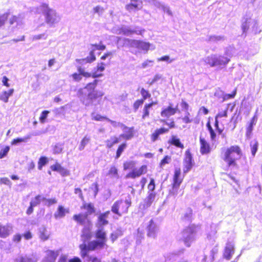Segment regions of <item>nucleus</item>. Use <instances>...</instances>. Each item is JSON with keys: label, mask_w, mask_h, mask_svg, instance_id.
I'll list each match as a JSON object with an SVG mask.
<instances>
[{"label": "nucleus", "mask_w": 262, "mask_h": 262, "mask_svg": "<svg viewBox=\"0 0 262 262\" xmlns=\"http://www.w3.org/2000/svg\"><path fill=\"white\" fill-rule=\"evenodd\" d=\"M177 113H180V110L177 106L173 107L172 103H169L167 107L161 110L160 116L163 118L160 119L159 121L163 125H166L167 127L162 126L156 129L150 135V139L152 142H155L158 140L160 135L167 134L170 129L176 128L177 125L173 118L169 119V121L166 120L165 118H168Z\"/></svg>", "instance_id": "1"}, {"label": "nucleus", "mask_w": 262, "mask_h": 262, "mask_svg": "<svg viewBox=\"0 0 262 262\" xmlns=\"http://www.w3.org/2000/svg\"><path fill=\"white\" fill-rule=\"evenodd\" d=\"M98 80H94L85 85L83 88L79 89L77 93V96L85 106L99 104L104 93L96 90Z\"/></svg>", "instance_id": "2"}, {"label": "nucleus", "mask_w": 262, "mask_h": 262, "mask_svg": "<svg viewBox=\"0 0 262 262\" xmlns=\"http://www.w3.org/2000/svg\"><path fill=\"white\" fill-rule=\"evenodd\" d=\"M95 237L97 240L92 241L89 242L88 244L82 243L79 245L80 254L82 258L86 257L89 252L103 249L106 246V233L103 229H99L96 230Z\"/></svg>", "instance_id": "3"}, {"label": "nucleus", "mask_w": 262, "mask_h": 262, "mask_svg": "<svg viewBox=\"0 0 262 262\" xmlns=\"http://www.w3.org/2000/svg\"><path fill=\"white\" fill-rule=\"evenodd\" d=\"M242 155V150L238 145H232L226 148H223L221 151L223 160L226 163V170L233 168H238L237 160Z\"/></svg>", "instance_id": "4"}, {"label": "nucleus", "mask_w": 262, "mask_h": 262, "mask_svg": "<svg viewBox=\"0 0 262 262\" xmlns=\"http://www.w3.org/2000/svg\"><path fill=\"white\" fill-rule=\"evenodd\" d=\"M81 210H86L85 213H78L73 216V219L80 225H91L92 222L89 217V215L95 212V208L92 203H83L80 206Z\"/></svg>", "instance_id": "5"}, {"label": "nucleus", "mask_w": 262, "mask_h": 262, "mask_svg": "<svg viewBox=\"0 0 262 262\" xmlns=\"http://www.w3.org/2000/svg\"><path fill=\"white\" fill-rule=\"evenodd\" d=\"M120 126L124 130H126L125 134H122L119 137L116 136H112L110 139L105 141L106 146L108 148H112L115 144L118 143L120 141V138H122L125 140L132 139L134 136V127H128L123 124L121 123Z\"/></svg>", "instance_id": "6"}, {"label": "nucleus", "mask_w": 262, "mask_h": 262, "mask_svg": "<svg viewBox=\"0 0 262 262\" xmlns=\"http://www.w3.org/2000/svg\"><path fill=\"white\" fill-rule=\"evenodd\" d=\"M184 177L181 175V168H176L174 170L171 183V188L170 190V194L172 195H177L180 193L182 195L184 193L183 190L180 189V186L183 181Z\"/></svg>", "instance_id": "7"}, {"label": "nucleus", "mask_w": 262, "mask_h": 262, "mask_svg": "<svg viewBox=\"0 0 262 262\" xmlns=\"http://www.w3.org/2000/svg\"><path fill=\"white\" fill-rule=\"evenodd\" d=\"M131 204L132 202L130 199L125 200L120 199L115 202L112 206L111 211L115 214L121 216L127 213Z\"/></svg>", "instance_id": "8"}, {"label": "nucleus", "mask_w": 262, "mask_h": 262, "mask_svg": "<svg viewBox=\"0 0 262 262\" xmlns=\"http://www.w3.org/2000/svg\"><path fill=\"white\" fill-rule=\"evenodd\" d=\"M41 12L45 16L46 22L47 24H53L58 21L59 16L55 10L50 8L48 4L43 3L40 6Z\"/></svg>", "instance_id": "9"}, {"label": "nucleus", "mask_w": 262, "mask_h": 262, "mask_svg": "<svg viewBox=\"0 0 262 262\" xmlns=\"http://www.w3.org/2000/svg\"><path fill=\"white\" fill-rule=\"evenodd\" d=\"M104 67H97V70L92 73H89L84 72V70L81 67L78 69L79 73H74L72 74V77L75 81H79L81 79V75L85 77L96 78L102 76L101 72L104 70Z\"/></svg>", "instance_id": "10"}, {"label": "nucleus", "mask_w": 262, "mask_h": 262, "mask_svg": "<svg viewBox=\"0 0 262 262\" xmlns=\"http://www.w3.org/2000/svg\"><path fill=\"white\" fill-rule=\"evenodd\" d=\"M195 226L194 225L186 227L181 231V240L185 243L187 247L190 246V243L192 238V235L195 232Z\"/></svg>", "instance_id": "11"}, {"label": "nucleus", "mask_w": 262, "mask_h": 262, "mask_svg": "<svg viewBox=\"0 0 262 262\" xmlns=\"http://www.w3.org/2000/svg\"><path fill=\"white\" fill-rule=\"evenodd\" d=\"M148 172V166L146 165H142L138 168H134L128 172L126 178L135 179L140 176L145 174Z\"/></svg>", "instance_id": "12"}, {"label": "nucleus", "mask_w": 262, "mask_h": 262, "mask_svg": "<svg viewBox=\"0 0 262 262\" xmlns=\"http://www.w3.org/2000/svg\"><path fill=\"white\" fill-rule=\"evenodd\" d=\"M180 105L182 110L184 111L185 114L184 116L180 117V119L185 124L191 123L193 121V118L189 112V104L184 100H182Z\"/></svg>", "instance_id": "13"}, {"label": "nucleus", "mask_w": 262, "mask_h": 262, "mask_svg": "<svg viewBox=\"0 0 262 262\" xmlns=\"http://www.w3.org/2000/svg\"><path fill=\"white\" fill-rule=\"evenodd\" d=\"M193 162L190 150L188 149L185 153V157L183 159V172H188L193 167Z\"/></svg>", "instance_id": "14"}, {"label": "nucleus", "mask_w": 262, "mask_h": 262, "mask_svg": "<svg viewBox=\"0 0 262 262\" xmlns=\"http://www.w3.org/2000/svg\"><path fill=\"white\" fill-rule=\"evenodd\" d=\"M200 151L202 155H207L210 153L211 151V147L209 143L204 138L200 136Z\"/></svg>", "instance_id": "15"}, {"label": "nucleus", "mask_w": 262, "mask_h": 262, "mask_svg": "<svg viewBox=\"0 0 262 262\" xmlns=\"http://www.w3.org/2000/svg\"><path fill=\"white\" fill-rule=\"evenodd\" d=\"M234 245L230 242L227 243L223 254L224 258L228 260H230L234 253Z\"/></svg>", "instance_id": "16"}, {"label": "nucleus", "mask_w": 262, "mask_h": 262, "mask_svg": "<svg viewBox=\"0 0 262 262\" xmlns=\"http://www.w3.org/2000/svg\"><path fill=\"white\" fill-rule=\"evenodd\" d=\"M142 4L141 0H130V3L125 6V9L129 11L138 10L141 8Z\"/></svg>", "instance_id": "17"}, {"label": "nucleus", "mask_w": 262, "mask_h": 262, "mask_svg": "<svg viewBox=\"0 0 262 262\" xmlns=\"http://www.w3.org/2000/svg\"><path fill=\"white\" fill-rule=\"evenodd\" d=\"M147 235L149 237L155 238L156 236V226L152 220L149 221L147 227Z\"/></svg>", "instance_id": "18"}, {"label": "nucleus", "mask_w": 262, "mask_h": 262, "mask_svg": "<svg viewBox=\"0 0 262 262\" xmlns=\"http://www.w3.org/2000/svg\"><path fill=\"white\" fill-rule=\"evenodd\" d=\"M69 212V210L68 208H66L62 205H59L56 211L54 214V216L56 219L62 218Z\"/></svg>", "instance_id": "19"}, {"label": "nucleus", "mask_w": 262, "mask_h": 262, "mask_svg": "<svg viewBox=\"0 0 262 262\" xmlns=\"http://www.w3.org/2000/svg\"><path fill=\"white\" fill-rule=\"evenodd\" d=\"M169 144L174 145V146L183 149L184 148V144L181 142L179 138H177L176 136H172L168 141Z\"/></svg>", "instance_id": "20"}, {"label": "nucleus", "mask_w": 262, "mask_h": 262, "mask_svg": "<svg viewBox=\"0 0 262 262\" xmlns=\"http://www.w3.org/2000/svg\"><path fill=\"white\" fill-rule=\"evenodd\" d=\"M110 211L107 210L102 213H101L98 217V222L101 226L106 225L108 224V221L106 220Z\"/></svg>", "instance_id": "21"}, {"label": "nucleus", "mask_w": 262, "mask_h": 262, "mask_svg": "<svg viewBox=\"0 0 262 262\" xmlns=\"http://www.w3.org/2000/svg\"><path fill=\"white\" fill-rule=\"evenodd\" d=\"M127 147V144L125 142H123L119 144L116 149L115 158L118 159L121 156L123 152L126 149Z\"/></svg>", "instance_id": "22"}, {"label": "nucleus", "mask_w": 262, "mask_h": 262, "mask_svg": "<svg viewBox=\"0 0 262 262\" xmlns=\"http://www.w3.org/2000/svg\"><path fill=\"white\" fill-rule=\"evenodd\" d=\"M156 196V193L154 192L150 193L145 199L144 201L143 207L147 208L149 207L154 202Z\"/></svg>", "instance_id": "23"}, {"label": "nucleus", "mask_w": 262, "mask_h": 262, "mask_svg": "<svg viewBox=\"0 0 262 262\" xmlns=\"http://www.w3.org/2000/svg\"><path fill=\"white\" fill-rule=\"evenodd\" d=\"M13 90H9L8 91H4L0 95V100L4 102H7L9 97L12 94Z\"/></svg>", "instance_id": "24"}, {"label": "nucleus", "mask_w": 262, "mask_h": 262, "mask_svg": "<svg viewBox=\"0 0 262 262\" xmlns=\"http://www.w3.org/2000/svg\"><path fill=\"white\" fill-rule=\"evenodd\" d=\"M92 119L95 121H100L103 120H107L110 121L111 124L114 125L116 123V122L114 121H112L110 120L107 117L102 116L100 114H96L92 116Z\"/></svg>", "instance_id": "25"}, {"label": "nucleus", "mask_w": 262, "mask_h": 262, "mask_svg": "<svg viewBox=\"0 0 262 262\" xmlns=\"http://www.w3.org/2000/svg\"><path fill=\"white\" fill-rule=\"evenodd\" d=\"M107 175L112 178H118L119 177V174L117 168L114 165L111 166L108 171Z\"/></svg>", "instance_id": "26"}, {"label": "nucleus", "mask_w": 262, "mask_h": 262, "mask_svg": "<svg viewBox=\"0 0 262 262\" xmlns=\"http://www.w3.org/2000/svg\"><path fill=\"white\" fill-rule=\"evenodd\" d=\"M96 60V57L94 54V50L90 52V56L85 58L82 59V62L83 63H90Z\"/></svg>", "instance_id": "27"}, {"label": "nucleus", "mask_w": 262, "mask_h": 262, "mask_svg": "<svg viewBox=\"0 0 262 262\" xmlns=\"http://www.w3.org/2000/svg\"><path fill=\"white\" fill-rule=\"evenodd\" d=\"M9 230L8 228L5 226H0V237L6 238L9 235Z\"/></svg>", "instance_id": "28"}, {"label": "nucleus", "mask_w": 262, "mask_h": 262, "mask_svg": "<svg viewBox=\"0 0 262 262\" xmlns=\"http://www.w3.org/2000/svg\"><path fill=\"white\" fill-rule=\"evenodd\" d=\"M58 255V253L57 251L53 250H48L47 251V258L50 260H55Z\"/></svg>", "instance_id": "29"}, {"label": "nucleus", "mask_w": 262, "mask_h": 262, "mask_svg": "<svg viewBox=\"0 0 262 262\" xmlns=\"http://www.w3.org/2000/svg\"><path fill=\"white\" fill-rule=\"evenodd\" d=\"M10 15V12L9 11L0 14V27L5 24Z\"/></svg>", "instance_id": "30"}, {"label": "nucleus", "mask_w": 262, "mask_h": 262, "mask_svg": "<svg viewBox=\"0 0 262 262\" xmlns=\"http://www.w3.org/2000/svg\"><path fill=\"white\" fill-rule=\"evenodd\" d=\"M171 159V158L170 156H165L160 162L159 164V167L162 168L165 165L169 164L170 162Z\"/></svg>", "instance_id": "31"}, {"label": "nucleus", "mask_w": 262, "mask_h": 262, "mask_svg": "<svg viewBox=\"0 0 262 262\" xmlns=\"http://www.w3.org/2000/svg\"><path fill=\"white\" fill-rule=\"evenodd\" d=\"M49 234H48L47 229L45 228H43L40 231L39 233V238L43 241H47L49 238Z\"/></svg>", "instance_id": "32"}, {"label": "nucleus", "mask_w": 262, "mask_h": 262, "mask_svg": "<svg viewBox=\"0 0 262 262\" xmlns=\"http://www.w3.org/2000/svg\"><path fill=\"white\" fill-rule=\"evenodd\" d=\"M90 138L87 136H84L81 140L80 143L79 145L78 149L79 150H82L85 145L89 142Z\"/></svg>", "instance_id": "33"}, {"label": "nucleus", "mask_w": 262, "mask_h": 262, "mask_svg": "<svg viewBox=\"0 0 262 262\" xmlns=\"http://www.w3.org/2000/svg\"><path fill=\"white\" fill-rule=\"evenodd\" d=\"M237 93V89L235 88L234 90L230 94H225L223 96V99L224 101L233 99L235 97Z\"/></svg>", "instance_id": "34"}, {"label": "nucleus", "mask_w": 262, "mask_h": 262, "mask_svg": "<svg viewBox=\"0 0 262 262\" xmlns=\"http://www.w3.org/2000/svg\"><path fill=\"white\" fill-rule=\"evenodd\" d=\"M150 114V108L147 106L146 104L144 105L143 108L142 110V119L143 120L149 117Z\"/></svg>", "instance_id": "35"}, {"label": "nucleus", "mask_w": 262, "mask_h": 262, "mask_svg": "<svg viewBox=\"0 0 262 262\" xmlns=\"http://www.w3.org/2000/svg\"><path fill=\"white\" fill-rule=\"evenodd\" d=\"M206 126L209 132L211 140L212 141H214L216 138V134L215 133L214 130L213 129L209 121L207 122L206 124Z\"/></svg>", "instance_id": "36"}, {"label": "nucleus", "mask_w": 262, "mask_h": 262, "mask_svg": "<svg viewBox=\"0 0 262 262\" xmlns=\"http://www.w3.org/2000/svg\"><path fill=\"white\" fill-rule=\"evenodd\" d=\"M48 162L47 158L46 157H41L38 162V168L41 170L42 167L45 165Z\"/></svg>", "instance_id": "37"}, {"label": "nucleus", "mask_w": 262, "mask_h": 262, "mask_svg": "<svg viewBox=\"0 0 262 262\" xmlns=\"http://www.w3.org/2000/svg\"><path fill=\"white\" fill-rule=\"evenodd\" d=\"M45 200V197H42L41 195L38 194L34 197V201H32L31 202L36 206L39 205L41 201H44Z\"/></svg>", "instance_id": "38"}, {"label": "nucleus", "mask_w": 262, "mask_h": 262, "mask_svg": "<svg viewBox=\"0 0 262 262\" xmlns=\"http://www.w3.org/2000/svg\"><path fill=\"white\" fill-rule=\"evenodd\" d=\"M140 93L142 96L141 99L143 100L144 101H145L146 99L150 98L151 96L149 92L143 88H142L140 89Z\"/></svg>", "instance_id": "39"}, {"label": "nucleus", "mask_w": 262, "mask_h": 262, "mask_svg": "<svg viewBox=\"0 0 262 262\" xmlns=\"http://www.w3.org/2000/svg\"><path fill=\"white\" fill-rule=\"evenodd\" d=\"M135 165V162L133 161H126L123 163V169L126 170L132 168Z\"/></svg>", "instance_id": "40"}, {"label": "nucleus", "mask_w": 262, "mask_h": 262, "mask_svg": "<svg viewBox=\"0 0 262 262\" xmlns=\"http://www.w3.org/2000/svg\"><path fill=\"white\" fill-rule=\"evenodd\" d=\"M144 101L141 99L136 100L133 103V109L135 112L138 111L139 108L143 104Z\"/></svg>", "instance_id": "41"}, {"label": "nucleus", "mask_w": 262, "mask_h": 262, "mask_svg": "<svg viewBox=\"0 0 262 262\" xmlns=\"http://www.w3.org/2000/svg\"><path fill=\"white\" fill-rule=\"evenodd\" d=\"M86 257H87V259L85 262H102L101 258L95 255L89 256L88 255Z\"/></svg>", "instance_id": "42"}, {"label": "nucleus", "mask_w": 262, "mask_h": 262, "mask_svg": "<svg viewBox=\"0 0 262 262\" xmlns=\"http://www.w3.org/2000/svg\"><path fill=\"white\" fill-rule=\"evenodd\" d=\"M29 138V137H27L25 138H17L16 139H14L11 141V144L16 145L18 143L26 142Z\"/></svg>", "instance_id": "43"}, {"label": "nucleus", "mask_w": 262, "mask_h": 262, "mask_svg": "<svg viewBox=\"0 0 262 262\" xmlns=\"http://www.w3.org/2000/svg\"><path fill=\"white\" fill-rule=\"evenodd\" d=\"M50 112L47 110L43 111L41 112L39 117V121L41 123H44L46 122V118Z\"/></svg>", "instance_id": "44"}, {"label": "nucleus", "mask_w": 262, "mask_h": 262, "mask_svg": "<svg viewBox=\"0 0 262 262\" xmlns=\"http://www.w3.org/2000/svg\"><path fill=\"white\" fill-rule=\"evenodd\" d=\"M46 202L45 205L50 207L52 205L55 204L57 203V200L56 198L46 199L44 200Z\"/></svg>", "instance_id": "45"}, {"label": "nucleus", "mask_w": 262, "mask_h": 262, "mask_svg": "<svg viewBox=\"0 0 262 262\" xmlns=\"http://www.w3.org/2000/svg\"><path fill=\"white\" fill-rule=\"evenodd\" d=\"M258 143L257 141H255L253 144L250 145L251 153L253 157L255 156V155L257 152V150L258 149Z\"/></svg>", "instance_id": "46"}, {"label": "nucleus", "mask_w": 262, "mask_h": 262, "mask_svg": "<svg viewBox=\"0 0 262 262\" xmlns=\"http://www.w3.org/2000/svg\"><path fill=\"white\" fill-rule=\"evenodd\" d=\"M10 150L9 146H5L3 149L0 151V159H2L6 157Z\"/></svg>", "instance_id": "47"}, {"label": "nucleus", "mask_w": 262, "mask_h": 262, "mask_svg": "<svg viewBox=\"0 0 262 262\" xmlns=\"http://www.w3.org/2000/svg\"><path fill=\"white\" fill-rule=\"evenodd\" d=\"M228 116V108H226L224 111L219 112L215 118L218 119L222 117H227Z\"/></svg>", "instance_id": "48"}, {"label": "nucleus", "mask_w": 262, "mask_h": 262, "mask_svg": "<svg viewBox=\"0 0 262 262\" xmlns=\"http://www.w3.org/2000/svg\"><path fill=\"white\" fill-rule=\"evenodd\" d=\"M193 211L191 208H188L187 209L186 213L184 214L183 219L184 220L189 219L192 215Z\"/></svg>", "instance_id": "49"}, {"label": "nucleus", "mask_w": 262, "mask_h": 262, "mask_svg": "<svg viewBox=\"0 0 262 262\" xmlns=\"http://www.w3.org/2000/svg\"><path fill=\"white\" fill-rule=\"evenodd\" d=\"M81 236L83 238V243H85L86 241L90 240L92 238V234L90 232H88L87 233H83Z\"/></svg>", "instance_id": "50"}, {"label": "nucleus", "mask_w": 262, "mask_h": 262, "mask_svg": "<svg viewBox=\"0 0 262 262\" xmlns=\"http://www.w3.org/2000/svg\"><path fill=\"white\" fill-rule=\"evenodd\" d=\"M255 117L254 116L250 120V122L249 124L248 125V126L247 128V131L248 133H250L252 129H253V126L254 125H255Z\"/></svg>", "instance_id": "51"}, {"label": "nucleus", "mask_w": 262, "mask_h": 262, "mask_svg": "<svg viewBox=\"0 0 262 262\" xmlns=\"http://www.w3.org/2000/svg\"><path fill=\"white\" fill-rule=\"evenodd\" d=\"M214 126L219 135L222 134L223 129L219 127V122L218 119L215 118Z\"/></svg>", "instance_id": "52"}, {"label": "nucleus", "mask_w": 262, "mask_h": 262, "mask_svg": "<svg viewBox=\"0 0 262 262\" xmlns=\"http://www.w3.org/2000/svg\"><path fill=\"white\" fill-rule=\"evenodd\" d=\"M92 46L94 48V50L103 51L106 48V46L105 45L101 44V41L100 42L99 45L93 44L92 45Z\"/></svg>", "instance_id": "53"}, {"label": "nucleus", "mask_w": 262, "mask_h": 262, "mask_svg": "<svg viewBox=\"0 0 262 262\" xmlns=\"http://www.w3.org/2000/svg\"><path fill=\"white\" fill-rule=\"evenodd\" d=\"M147 188L150 191H154L155 189V180L153 178L150 179V182L148 184Z\"/></svg>", "instance_id": "54"}, {"label": "nucleus", "mask_w": 262, "mask_h": 262, "mask_svg": "<svg viewBox=\"0 0 262 262\" xmlns=\"http://www.w3.org/2000/svg\"><path fill=\"white\" fill-rule=\"evenodd\" d=\"M61 166L60 164L58 163H56L55 164L51 166L50 168L52 170L54 171H59L60 168H61Z\"/></svg>", "instance_id": "55"}, {"label": "nucleus", "mask_w": 262, "mask_h": 262, "mask_svg": "<svg viewBox=\"0 0 262 262\" xmlns=\"http://www.w3.org/2000/svg\"><path fill=\"white\" fill-rule=\"evenodd\" d=\"M18 21V17L16 15H12L11 17L9 19V24L10 25H13L14 24H17Z\"/></svg>", "instance_id": "56"}, {"label": "nucleus", "mask_w": 262, "mask_h": 262, "mask_svg": "<svg viewBox=\"0 0 262 262\" xmlns=\"http://www.w3.org/2000/svg\"><path fill=\"white\" fill-rule=\"evenodd\" d=\"M0 182L1 183L8 185L10 186L12 184L10 180L6 177L2 178L0 179Z\"/></svg>", "instance_id": "57"}, {"label": "nucleus", "mask_w": 262, "mask_h": 262, "mask_svg": "<svg viewBox=\"0 0 262 262\" xmlns=\"http://www.w3.org/2000/svg\"><path fill=\"white\" fill-rule=\"evenodd\" d=\"M74 193L75 194H78L79 198L83 200L84 199V196L82 193V190L80 188H76L74 189Z\"/></svg>", "instance_id": "58"}, {"label": "nucleus", "mask_w": 262, "mask_h": 262, "mask_svg": "<svg viewBox=\"0 0 262 262\" xmlns=\"http://www.w3.org/2000/svg\"><path fill=\"white\" fill-rule=\"evenodd\" d=\"M58 172L62 176H67L69 175V174H70L69 171L63 167H61V168H60V169L59 170V171Z\"/></svg>", "instance_id": "59"}, {"label": "nucleus", "mask_w": 262, "mask_h": 262, "mask_svg": "<svg viewBox=\"0 0 262 262\" xmlns=\"http://www.w3.org/2000/svg\"><path fill=\"white\" fill-rule=\"evenodd\" d=\"M22 235L20 234H15L12 238V241L15 243H18L21 241Z\"/></svg>", "instance_id": "60"}, {"label": "nucleus", "mask_w": 262, "mask_h": 262, "mask_svg": "<svg viewBox=\"0 0 262 262\" xmlns=\"http://www.w3.org/2000/svg\"><path fill=\"white\" fill-rule=\"evenodd\" d=\"M35 207V206L31 202L30 203V206L28 208L27 211H26V213L28 214V215H30L33 212V207Z\"/></svg>", "instance_id": "61"}, {"label": "nucleus", "mask_w": 262, "mask_h": 262, "mask_svg": "<svg viewBox=\"0 0 262 262\" xmlns=\"http://www.w3.org/2000/svg\"><path fill=\"white\" fill-rule=\"evenodd\" d=\"M18 262H34L33 259L29 257L25 256L21 257Z\"/></svg>", "instance_id": "62"}, {"label": "nucleus", "mask_w": 262, "mask_h": 262, "mask_svg": "<svg viewBox=\"0 0 262 262\" xmlns=\"http://www.w3.org/2000/svg\"><path fill=\"white\" fill-rule=\"evenodd\" d=\"M23 236L25 238V239L29 240L32 238V235L30 231H27L23 234Z\"/></svg>", "instance_id": "63"}, {"label": "nucleus", "mask_w": 262, "mask_h": 262, "mask_svg": "<svg viewBox=\"0 0 262 262\" xmlns=\"http://www.w3.org/2000/svg\"><path fill=\"white\" fill-rule=\"evenodd\" d=\"M68 262H82L81 259L77 256H74L69 259Z\"/></svg>", "instance_id": "64"}]
</instances>
